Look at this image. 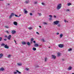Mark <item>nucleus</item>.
Segmentation results:
<instances>
[{
	"mask_svg": "<svg viewBox=\"0 0 74 74\" xmlns=\"http://www.w3.org/2000/svg\"><path fill=\"white\" fill-rule=\"evenodd\" d=\"M61 7H62V4L61 3L59 4L57 6V9L59 10L61 8Z\"/></svg>",
	"mask_w": 74,
	"mask_h": 74,
	"instance_id": "nucleus-1",
	"label": "nucleus"
},
{
	"mask_svg": "<svg viewBox=\"0 0 74 74\" xmlns=\"http://www.w3.org/2000/svg\"><path fill=\"white\" fill-rule=\"evenodd\" d=\"M59 23V21H55L53 22V23L54 25H57Z\"/></svg>",
	"mask_w": 74,
	"mask_h": 74,
	"instance_id": "nucleus-2",
	"label": "nucleus"
},
{
	"mask_svg": "<svg viewBox=\"0 0 74 74\" xmlns=\"http://www.w3.org/2000/svg\"><path fill=\"white\" fill-rule=\"evenodd\" d=\"M15 15V14L14 13H12L9 16L10 18H11L12 16H14Z\"/></svg>",
	"mask_w": 74,
	"mask_h": 74,
	"instance_id": "nucleus-3",
	"label": "nucleus"
},
{
	"mask_svg": "<svg viewBox=\"0 0 74 74\" xmlns=\"http://www.w3.org/2000/svg\"><path fill=\"white\" fill-rule=\"evenodd\" d=\"M11 35H9L7 37V38L9 40H11Z\"/></svg>",
	"mask_w": 74,
	"mask_h": 74,
	"instance_id": "nucleus-4",
	"label": "nucleus"
},
{
	"mask_svg": "<svg viewBox=\"0 0 74 74\" xmlns=\"http://www.w3.org/2000/svg\"><path fill=\"white\" fill-rule=\"evenodd\" d=\"M5 48H6V49H8L9 48V47L7 46V45H5L4 46Z\"/></svg>",
	"mask_w": 74,
	"mask_h": 74,
	"instance_id": "nucleus-5",
	"label": "nucleus"
},
{
	"mask_svg": "<svg viewBox=\"0 0 74 74\" xmlns=\"http://www.w3.org/2000/svg\"><path fill=\"white\" fill-rule=\"evenodd\" d=\"M58 47L60 48H63V45L62 44H59L58 45Z\"/></svg>",
	"mask_w": 74,
	"mask_h": 74,
	"instance_id": "nucleus-6",
	"label": "nucleus"
},
{
	"mask_svg": "<svg viewBox=\"0 0 74 74\" xmlns=\"http://www.w3.org/2000/svg\"><path fill=\"white\" fill-rule=\"evenodd\" d=\"M13 24L15 26H17L18 25V23L16 21H14L13 22Z\"/></svg>",
	"mask_w": 74,
	"mask_h": 74,
	"instance_id": "nucleus-7",
	"label": "nucleus"
},
{
	"mask_svg": "<svg viewBox=\"0 0 74 74\" xmlns=\"http://www.w3.org/2000/svg\"><path fill=\"white\" fill-rule=\"evenodd\" d=\"M63 34H61L59 36V37H60V38H62V37H63Z\"/></svg>",
	"mask_w": 74,
	"mask_h": 74,
	"instance_id": "nucleus-8",
	"label": "nucleus"
},
{
	"mask_svg": "<svg viewBox=\"0 0 74 74\" xmlns=\"http://www.w3.org/2000/svg\"><path fill=\"white\" fill-rule=\"evenodd\" d=\"M52 59H56V56H55L54 55H52Z\"/></svg>",
	"mask_w": 74,
	"mask_h": 74,
	"instance_id": "nucleus-9",
	"label": "nucleus"
},
{
	"mask_svg": "<svg viewBox=\"0 0 74 74\" xmlns=\"http://www.w3.org/2000/svg\"><path fill=\"white\" fill-rule=\"evenodd\" d=\"M12 33L13 34H15V33H16V31L15 30H13L12 31Z\"/></svg>",
	"mask_w": 74,
	"mask_h": 74,
	"instance_id": "nucleus-10",
	"label": "nucleus"
},
{
	"mask_svg": "<svg viewBox=\"0 0 74 74\" xmlns=\"http://www.w3.org/2000/svg\"><path fill=\"white\" fill-rule=\"evenodd\" d=\"M34 46L35 47H38L39 45L38 44L36 43L34 45Z\"/></svg>",
	"mask_w": 74,
	"mask_h": 74,
	"instance_id": "nucleus-11",
	"label": "nucleus"
},
{
	"mask_svg": "<svg viewBox=\"0 0 74 74\" xmlns=\"http://www.w3.org/2000/svg\"><path fill=\"white\" fill-rule=\"evenodd\" d=\"M3 56V54L1 53L0 54V58H2V57Z\"/></svg>",
	"mask_w": 74,
	"mask_h": 74,
	"instance_id": "nucleus-12",
	"label": "nucleus"
},
{
	"mask_svg": "<svg viewBox=\"0 0 74 74\" xmlns=\"http://www.w3.org/2000/svg\"><path fill=\"white\" fill-rule=\"evenodd\" d=\"M72 69V67L71 66H69V68H68V70H71Z\"/></svg>",
	"mask_w": 74,
	"mask_h": 74,
	"instance_id": "nucleus-13",
	"label": "nucleus"
},
{
	"mask_svg": "<svg viewBox=\"0 0 74 74\" xmlns=\"http://www.w3.org/2000/svg\"><path fill=\"white\" fill-rule=\"evenodd\" d=\"M4 69H3V68H1V69H0V71H4Z\"/></svg>",
	"mask_w": 74,
	"mask_h": 74,
	"instance_id": "nucleus-14",
	"label": "nucleus"
},
{
	"mask_svg": "<svg viewBox=\"0 0 74 74\" xmlns=\"http://www.w3.org/2000/svg\"><path fill=\"white\" fill-rule=\"evenodd\" d=\"M24 10L25 11V12H24L25 14H27V11L26 10V9H24Z\"/></svg>",
	"mask_w": 74,
	"mask_h": 74,
	"instance_id": "nucleus-15",
	"label": "nucleus"
},
{
	"mask_svg": "<svg viewBox=\"0 0 74 74\" xmlns=\"http://www.w3.org/2000/svg\"><path fill=\"white\" fill-rule=\"evenodd\" d=\"M22 44H23V45H25L26 43V42H22Z\"/></svg>",
	"mask_w": 74,
	"mask_h": 74,
	"instance_id": "nucleus-16",
	"label": "nucleus"
},
{
	"mask_svg": "<svg viewBox=\"0 0 74 74\" xmlns=\"http://www.w3.org/2000/svg\"><path fill=\"white\" fill-rule=\"evenodd\" d=\"M17 66H21L22 64L21 63H17Z\"/></svg>",
	"mask_w": 74,
	"mask_h": 74,
	"instance_id": "nucleus-17",
	"label": "nucleus"
},
{
	"mask_svg": "<svg viewBox=\"0 0 74 74\" xmlns=\"http://www.w3.org/2000/svg\"><path fill=\"white\" fill-rule=\"evenodd\" d=\"M60 53H58V55H57V56H58L59 57V56H60Z\"/></svg>",
	"mask_w": 74,
	"mask_h": 74,
	"instance_id": "nucleus-18",
	"label": "nucleus"
},
{
	"mask_svg": "<svg viewBox=\"0 0 74 74\" xmlns=\"http://www.w3.org/2000/svg\"><path fill=\"white\" fill-rule=\"evenodd\" d=\"M5 44H4V43H2L1 44V47H3V46H5Z\"/></svg>",
	"mask_w": 74,
	"mask_h": 74,
	"instance_id": "nucleus-19",
	"label": "nucleus"
},
{
	"mask_svg": "<svg viewBox=\"0 0 74 74\" xmlns=\"http://www.w3.org/2000/svg\"><path fill=\"white\" fill-rule=\"evenodd\" d=\"M29 1H25V3H26V4H27L29 3Z\"/></svg>",
	"mask_w": 74,
	"mask_h": 74,
	"instance_id": "nucleus-20",
	"label": "nucleus"
},
{
	"mask_svg": "<svg viewBox=\"0 0 74 74\" xmlns=\"http://www.w3.org/2000/svg\"><path fill=\"white\" fill-rule=\"evenodd\" d=\"M27 44L28 45H30V42H27Z\"/></svg>",
	"mask_w": 74,
	"mask_h": 74,
	"instance_id": "nucleus-21",
	"label": "nucleus"
},
{
	"mask_svg": "<svg viewBox=\"0 0 74 74\" xmlns=\"http://www.w3.org/2000/svg\"><path fill=\"white\" fill-rule=\"evenodd\" d=\"M16 71L17 72V73H18V74H21V72L19 71H18L17 70H16Z\"/></svg>",
	"mask_w": 74,
	"mask_h": 74,
	"instance_id": "nucleus-22",
	"label": "nucleus"
},
{
	"mask_svg": "<svg viewBox=\"0 0 74 74\" xmlns=\"http://www.w3.org/2000/svg\"><path fill=\"white\" fill-rule=\"evenodd\" d=\"M33 50L34 51H36V49L35 47H33Z\"/></svg>",
	"mask_w": 74,
	"mask_h": 74,
	"instance_id": "nucleus-23",
	"label": "nucleus"
},
{
	"mask_svg": "<svg viewBox=\"0 0 74 74\" xmlns=\"http://www.w3.org/2000/svg\"><path fill=\"white\" fill-rule=\"evenodd\" d=\"M67 5L68 6H70V5H71V4L70 3H69L67 4Z\"/></svg>",
	"mask_w": 74,
	"mask_h": 74,
	"instance_id": "nucleus-24",
	"label": "nucleus"
},
{
	"mask_svg": "<svg viewBox=\"0 0 74 74\" xmlns=\"http://www.w3.org/2000/svg\"><path fill=\"white\" fill-rule=\"evenodd\" d=\"M47 57H45V62H47Z\"/></svg>",
	"mask_w": 74,
	"mask_h": 74,
	"instance_id": "nucleus-25",
	"label": "nucleus"
},
{
	"mask_svg": "<svg viewBox=\"0 0 74 74\" xmlns=\"http://www.w3.org/2000/svg\"><path fill=\"white\" fill-rule=\"evenodd\" d=\"M11 56L10 55H8V58H10L11 57Z\"/></svg>",
	"mask_w": 74,
	"mask_h": 74,
	"instance_id": "nucleus-26",
	"label": "nucleus"
},
{
	"mask_svg": "<svg viewBox=\"0 0 74 74\" xmlns=\"http://www.w3.org/2000/svg\"><path fill=\"white\" fill-rule=\"evenodd\" d=\"M38 14L39 15V16H41L42 14H41V13H38Z\"/></svg>",
	"mask_w": 74,
	"mask_h": 74,
	"instance_id": "nucleus-27",
	"label": "nucleus"
},
{
	"mask_svg": "<svg viewBox=\"0 0 74 74\" xmlns=\"http://www.w3.org/2000/svg\"><path fill=\"white\" fill-rule=\"evenodd\" d=\"M44 25H47V23H46L44 22L43 23Z\"/></svg>",
	"mask_w": 74,
	"mask_h": 74,
	"instance_id": "nucleus-28",
	"label": "nucleus"
},
{
	"mask_svg": "<svg viewBox=\"0 0 74 74\" xmlns=\"http://www.w3.org/2000/svg\"><path fill=\"white\" fill-rule=\"evenodd\" d=\"M71 50H72V49H69L68 50V51H71Z\"/></svg>",
	"mask_w": 74,
	"mask_h": 74,
	"instance_id": "nucleus-29",
	"label": "nucleus"
},
{
	"mask_svg": "<svg viewBox=\"0 0 74 74\" xmlns=\"http://www.w3.org/2000/svg\"><path fill=\"white\" fill-rule=\"evenodd\" d=\"M58 27H60V24H58Z\"/></svg>",
	"mask_w": 74,
	"mask_h": 74,
	"instance_id": "nucleus-30",
	"label": "nucleus"
},
{
	"mask_svg": "<svg viewBox=\"0 0 74 74\" xmlns=\"http://www.w3.org/2000/svg\"><path fill=\"white\" fill-rule=\"evenodd\" d=\"M14 74H17V72H14Z\"/></svg>",
	"mask_w": 74,
	"mask_h": 74,
	"instance_id": "nucleus-31",
	"label": "nucleus"
},
{
	"mask_svg": "<svg viewBox=\"0 0 74 74\" xmlns=\"http://www.w3.org/2000/svg\"><path fill=\"white\" fill-rule=\"evenodd\" d=\"M29 29V30H31V29H32V28L31 27H29V28H28Z\"/></svg>",
	"mask_w": 74,
	"mask_h": 74,
	"instance_id": "nucleus-32",
	"label": "nucleus"
},
{
	"mask_svg": "<svg viewBox=\"0 0 74 74\" xmlns=\"http://www.w3.org/2000/svg\"><path fill=\"white\" fill-rule=\"evenodd\" d=\"M37 1H35L34 2V4H36L37 3Z\"/></svg>",
	"mask_w": 74,
	"mask_h": 74,
	"instance_id": "nucleus-33",
	"label": "nucleus"
},
{
	"mask_svg": "<svg viewBox=\"0 0 74 74\" xmlns=\"http://www.w3.org/2000/svg\"><path fill=\"white\" fill-rule=\"evenodd\" d=\"M42 5H45V3H42Z\"/></svg>",
	"mask_w": 74,
	"mask_h": 74,
	"instance_id": "nucleus-34",
	"label": "nucleus"
},
{
	"mask_svg": "<svg viewBox=\"0 0 74 74\" xmlns=\"http://www.w3.org/2000/svg\"><path fill=\"white\" fill-rule=\"evenodd\" d=\"M70 11V10H69V9H66V11Z\"/></svg>",
	"mask_w": 74,
	"mask_h": 74,
	"instance_id": "nucleus-35",
	"label": "nucleus"
},
{
	"mask_svg": "<svg viewBox=\"0 0 74 74\" xmlns=\"http://www.w3.org/2000/svg\"><path fill=\"white\" fill-rule=\"evenodd\" d=\"M15 16H16V17H19V16H18L16 14H15Z\"/></svg>",
	"mask_w": 74,
	"mask_h": 74,
	"instance_id": "nucleus-36",
	"label": "nucleus"
},
{
	"mask_svg": "<svg viewBox=\"0 0 74 74\" xmlns=\"http://www.w3.org/2000/svg\"><path fill=\"white\" fill-rule=\"evenodd\" d=\"M64 21L65 23H66L67 22V21L66 20V19L64 20Z\"/></svg>",
	"mask_w": 74,
	"mask_h": 74,
	"instance_id": "nucleus-37",
	"label": "nucleus"
},
{
	"mask_svg": "<svg viewBox=\"0 0 74 74\" xmlns=\"http://www.w3.org/2000/svg\"><path fill=\"white\" fill-rule=\"evenodd\" d=\"M33 40H34V39H33V38H32L31 39V41H33Z\"/></svg>",
	"mask_w": 74,
	"mask_h": 74,
	"instance_id": "nucleus-38",
	"label": "nucleus"
},
{
	"mask_svg": "<svg viewBox=\"0 0 74 74\" xmlns=\"http://www.w3.org/2000/svg\"><path fill=\"white\" fill-rule=\"evenodd\" d=\"M49 17H50V18H52V15H49Z\"/></svg>",
	"mask_w": 74,
	"mask_h": 74,
	"instance_id": "nucleus-39",
	"label": "nucleus"
},
{
	"mask_svg": "<svg viewBox=\"0 0 74 74\" xmlns=\"http://www.w3.org/2000/svg\"><path fill=\"white\" fill-rule=\"evenodd\" d=\"M29 15H33V14H32V13H29Z\"/></svg>",
	"mask_w": 74,
	"mask_h": 74,
	"instance_id": "nucleus-40",
	"label": "nucleus"
},
{
	"mask_svg": "<svg viewBox=\"0 0 74 74\" xmlns=\"http://www.w3.org/2000/svg\"><path fill=\"white\" fill-rule=\"evenodd\" d=\"M29 70V69L28 68H26V70H27V71H28V70Z\"/></svg>",
	"mask_w": 74,
	"mask_h": 74,
	"instance_id": "nucleus-41",
	"label": "nucleus"
},
{
	"mask_svg": "<svg viewBox=\"0 0 74 74\" xmlns=\"http://www.w3.org/2000/svg\"><path fill=\"white\" fill-rule=\"evenodd\" d=\"M1 40H2V38L1 37H0V41H1Z\"/></svg>",
	"mask_w": 74,
	"mask_h": 74,
	"instance_id": "nucleus-42",
	"label": "nucleus"
},
{
	"mask_svg": "<svg viewBox=\"0 0 74 74\" xmlns=\"http://www.w3.org/2000/svg\"><path fill=\"white\" fill-rule=\"evenodd\" d=\"M42 41H43V42H45V40H44V39H42Z\"/></svg>",
	"mask_w": 74,
	"mask_h": 74,
	"instance_id": "nucleus-43",
	"label": "nucleus"
},
{
	"mask_svg": "<svg viewBox=\"0 0 74 74\" xmlns=\"http://www.w3.org/2000/svg\"><path fill=\"white\" fill-rule=\"evenodd\" d=\"M14 41L15 42L16 44H17V43H16V41L15 40H14Z\"/></svg>",
	"mask_w": 74,
	"mask_h": 74,
	"instance_id": "nucleus-44",
	"label": "nucleus"
},
{
	"mask_svg": "<svg viewBox=\"0 0 74 74\" xmlns=\"http://www.w3.org/2000/svg\"><path fill=\"white\" fill-rule=\"evenodd\" d=\"M36 34H39V33L38 32H36Z\"/></svg>",
	"mask_w": 74,
	"mask_h": 74,
	"instance_id": "nucleus-45",
	"label": "nucleus"
},
{
	"mask_svg": "<svg viewBox=\"0 0 74 74\" xmlns=\"http://www.w3.org/2000/svg\"><path fill=\"white\" fill-rule=\"evenodd\" d=\"M6 32H7V33H8H8H9V32H8V31H6Z\"/></svg>",
	"mask_w": 74,
	"mask_h": 74,
	"instance_id": "nucleus-46",
	"label": "nucleus"
},
{
	"mask_svg": "<svg viewBox=\"0 0 74 74\" xmlns=\"http://www.w3.org/2000/svg\"><path fill=\"white\" fill-rule=\"evenodd\" d=\"M49 21H51V20H52V18H49Z\"/></svg>",
	"mask_w": 74,
	"mask_h": 74,
	"instance_id": "nucleus-47",
	"label": "nucleus"
},
{
	"mask_svg": "<svg viewBox=\"0 0 74 74\" xmlns=\"http://www.w3.org/2000/svg\"><path fill=\"white\" fill-rule=\"evenodd\" d=\"M56 34H57V35H59V33H56Z\"/></svg>",
	"mask_w": 74,
	"mask_h": 74,
	"instance_id": "nucleus-48",
	"label": "nucleus"
},
{
	"mask_svg": "<svg viewBox=\"0 0 74 74\" xmlns=\"http://www.w3.org/2000/svg\"><path fill=\"white\" fill-rule=\"evenodd\" d=\"M3 40L4 41H7V39H4Z\"/></svg>",
	"mask_w": 74,
	"mask_h": 74,
	"instance_id": "nucleus-49",
	"label": "nucleus"
},
{
	"mask_svg": "<svg viewBox=\"0 0 74 74\" xmlns=\"http://www.w3.org/2000/svg\"><path fill=\"white\" fill-rule=\"evenodd\" d=\"M33 42L35 44H36V41H34Z\"/></svg>",
	"mask_w": 74,
	"mask_h": 74,
	"instance_id": "nucleus-50",
	"label": "nucleus"
},
{
	"mask_svg": "<svg viewBox=\"0 0 74 74\" xmlns=\"http://www.w3.org/2000/svg\"><path fill=\"white\" fill-rule=\"evenodd\" d=\"M53 17H54V18H56V16H54Z\"/></svg>",
	"mask_w": 74,
	"mask_h": 74,
	"instance_id": "nucleus-51",
	"label": "nucleus"
},
{
	"mask_svg": "<svg viewBox=\"0 0 74 74\" xmlns=\"http://www.w3.org/2000/svg\"><path fill=\"white\" fill-rule=\"evenodd\" d=\"M5 37H6L7 38L8 37H7V36H5Z\"/></svg>",
	"mask_w": 74,
	"mask_h": 74,
	"instance_id": "nucleus-52",
	"label": "nucleus"
},
{
	"mask_svg": "<svg viewBox=\"0 0 74 74\" xmlns=\"http://www.w3.org/2000/svg\"><path fill=\"white\" fill-rule=\"evenodd\" d=\"M39 27H40V28H41V26H39Z\"/></svg>",
	"mask_w": 74,
	"mask_h": 74,
	"instance_id": "nucleus-53",
	"label": "nucleus"
},
{
	"mask_svg": "<svg viewBox=\"0 0 74 74\" xmlns=\"http://www.w3.org/2000/svg\"><path fill=\"white\" fill-rule=\"evenodd\" d=\"M5 27H6V28H8V27L7 26H6Z\"/></svg>",
	"mask_w": 74,
	"mask_h": 74,
	"instance_id": "nucleus-54",
	"label": "nucleus"
},
{
	"mask_svg": "<svg viewBox=\"0 0 74 74\" xmlns=\"http://www.w3.org/2000/svg\"><path fill=\"white\" fill-rule=\"evenodd\" d=\"M62 60L64 61V59H62Z\"/></svg>",
	"mask_w": 74,
	"mask_h": 74,
	"instance_id": "nucleus-55",
	"label": "nucleus"
},
{
	"mask_svg": "<svg viewBox=\"0 0 74 74\" xmlns=\"http://www.w3.org/2000/svg\"><path fill=\"white\" fill-rule=\"evenodd\" d=\"M39 67L38 66H36V67Z\"/></svg>",
	"mask_w": 74,
	"mask_h": 74,
	"instance_id": "nucleus-56",
	"label": "nucleus"
},
{
	"mask_svg": "<svg viewBox=\"0 0 74 74\" xmlns=\"http://www.w3.org/2000/svg\"><path fill=\"white\" fill-rule=\"evenodd\" d=\"M49 48H51V47H49Z\"/></svg>",
	"mask_w": 74,
	"mask_h": 74,
	"instance_id": "nucleus-57",
	"label": "nucleus"
},
{
	"mask_svg": "<svg viewBox=\"0 0 74 74\" xmlns=\"http://www.w3.org/2000/svg\"><path fill=\"white\" fill-rule=\"evenodd\" d=\"M8 5H10V4H8Z\"/></svg>",
	"mask_w": 74,
	"mask_h": 74,
	"instance_id": "nucleus-58",
	"label": "nucleus"
},
{
	"mask_svg": "<svg viewBox=\"0 0 74 74\" xmlns=\"http://www.w3.org/2000/svg\"><path fill=\"white\" fill-rule=\"evenodd\" d=\"M72 74H74V73H73Z\"/></svg>",
	"mask_w": 74,
	"mask_h": 74,
	"instance_id": "nucleus-59",
	"label": "nucleus"
},
{
	"mask_svg": "<svg viewBox=\"0 0 74 74\" xmlns=\"http://www.w3.org/2000/svg\"><path fill=\"white\" fill-rule=\"evenodd\" d=\"M67 22H68V21H67Z\"/></svg>",
	"mask_w": 74,
	"mask_h": 74,
	"instance_id": "nucleus-60",
	"label": "nucleus"
}]
</instances>
